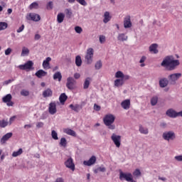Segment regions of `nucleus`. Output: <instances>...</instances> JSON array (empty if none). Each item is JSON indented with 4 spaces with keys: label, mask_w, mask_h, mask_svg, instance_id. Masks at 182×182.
I'll return each mask as SVG.
<instances>
[{
    "label": "nucleus",
    "mask_w": 182,
    "mask_h": 182,
    "mask_svg": "<svg viewBox=\"0 0 182 182\" xmlns=\"http://www.w3.org/2000/svg\"><path fill=\"white\" fill-rule=\"evenodd\" d=\"M180 65V60L174 59L173 55L166 56L161 63V66L165 68L166 70H176L177 66Z\"/></svg>",
    "instance_id": "f257e3e1"
},
{
    "label": "nucleus",
    "mask_w": 182,
    "mask_h": 182,
    "mask_svg": "<svg viewBox=\"0 0 182 182\" xmlns=\"http://www.w3.org/2000/svg\"><path fill=\"white\" fill-rule=\"evenodd\" d=\"M114 120H116V117L112 114H106L103 118L104 124L110 130H114L116 129V126L113 124Z\"/></svg>",
    "instance_id": "f03ea898"
},
{
    "label": "nucleus",
    "mask_w": 182,
    "mask_h": 182,
    "mask_svg": "<svg viewBox=\"0 0 182 182\" xmlns=\"http://www.w3.org/2000/svg\"><path fill=\"white\" fill-rule=\"evenodd\" d=\"M94 50L90 48L87 50L86 55L85 56V62L87 65H90L93 62Z\"/></svg>",
    "instance_id": "7ed1b4c3"
},
{
    "label": "nucleus",
    "mask_w": 182,
    "mask_h": 182,
    "mask_svg": "<svg viewBox=\"0 0 182 182\" xmlns=\"http://www.w3.org/2000/svg\"><path fill=\"white\" fill-rule=\"evenodd\" d=\"M18 69H20V70H26V72L33 70V69H35V68H33V62L32 60H28L24 65H18Z\"/></svg>",
    "instance_id": "20e7f679"
},
{
    "label": "nucleus",
    "mask_w": 182,
    "mask_h": 182,
    "mask_svg": "<svg viewBox=\"0 0 182 182\" xmlns=\"http://www.w3.org/2000/svg\"><path fill=\"white\" fill-rule=\"evenodd\" d=\"M182 75L180 73H173L168 76V79L171 83V85H176V82L181 77Z\"/></svg>",
    "instance_id": "39448f33"
},
{
    "label": "nucleus",
    "mask_w": 182,
    "mask_h": 182,
    "mask_svg": "<svg viewBox=\"0 0 182 182\" xmlns=\"http://www.w3.org/2000/svg\"><path fill=\"white\" fill-rule=\"evenodd\" d=\"M111 140H112L116 147L117 148L120 147L122 144V136L117 135L116 134H112L111 136Z\"/></svg>",
    "instance_id": "423d86ee"
},
{
    "label": "nucleus",
    "mask_w": 182,
    "mask_h": 182,
    "mask_svg": "<svg viewBox=\"0 0 182 182\" xmlns=\"http://www.w3.org/2000/svg\"><path fill=\"white\" fill-rule=\"evenodd\" d=\"M26 18L27 21H33V22H39L41 21V16L35 13H29Z\"/></svg>",
    "instance_id": "0eeeda50"
},
{
    "label": "nucleus",
    "mask_w": 182,
    "mask_h": 182,
    "mask_svg": "<svg viewBox=\"0 0 182 182\" xmlns=\"http://www.w3.org/2000/svg\"><path fill=\"white\" fill-rule=\"evenodd\" d=\"M75 85H76V80L73 79L72 77H69L67 79V83H66V87L69 90H73L75 89Z\"/></svg>",
    "instance_id": "6e6552de"
},
{
    "label": "nucleus",
    "mask_w": 182,
    "mask_h": 182,
    "mask_svg": "<svg viewBox=\"0 0 182 182\" xmlns=\"http://www.w3.org/2000/svg\"><path fill=\"white\" fill-rule=\"evenodd\" d=\"M67 168H70L72 171H75V163L73 162V159L68 158L64 163Z\"/></svg>",
    "instance_id": "1a4fd4ad"
},
{
    "label": "nucleus",
    "mask_w": 182,
    "mask_h": 182,
    "mask_svg": "<svg viewBox=\"0 0 182 182\" xmlns=\"http://www.w3.org/2000/svg\"><path fill=\"white\" fill-rule=\"evenodd\" d=\"M133 177V175L130 173H119V179L120 180H126V181H132V178Z\"/></svg>",
    "instance_id": "9d476101"
},
{
    "label": "nucleus",
    "mask_w": 182,
    "mask_h": 182,
    "mask_svg": "<svg viewBox=\"0 0 182 182\" xmlns=\"http://www.w3.org/2000/svg\"><path fill=\"white\" fill-rule=\"evenodd\" d=\"M2 101L4 103H6L7 106H14V102H12V95L11 94H8L3 97Z\"/></svg>",
    "instance_id": "9b49d317"
},
{
    "label": "nucleus",
    "mask_w": 182,
    "mask_h": 182,
    "mask_svg": "<svg viewBox=\"0 0 182 182\" xmlns=\"http://www.w3.org/2000/svg\"><path fill=\"white\" fill-rule=\"evenodd\" d=\"M163 138L164 140H174L176 139V134L173 132H164L163 134Z\"/></svg>",
    "instance_id": "f8f14e48"
},
{
    "label": "nucleus",
    "mask_w": 182,
    "mask_h": 182,
    "mask_svg": "<svg viewBox=\"0 0 182 182\" xmlns=\"http://www.w3.org/2000/svg\"><path fill=\"white\" fill-rule=\"evenodd\" d=\"M97 159L95 156H92L88 161H84L83 164L84 166H87L90 167V166H93V164H96Z\"/></svg>",
    "instance_id": "ddd939ff"
},
{
    "label": "nucleus",
    "mask_w": 182,
    "mask_h": 182,
    "mask_svg": "<svg viewBox=\"0 0 182 182\" xmlns=\"http://www.w3.org/2000/svg\"><path fill=\"white\" fill-rule=\"evenodd\" d=\"M166 116H168V117H171L172 119H174L176 117H178V112H176L173 109H169L166 111Z\"/></svg>",
    "instance_id": "4468645a"
},
{
    "label": "nucleus",
    "mask_w": 182,
    "mask_h": 182,
    "mask_svg": "<svg viewBox=\"0 0 182 182\" xmlns=\"http://www.w3.org/2000/svg\"><path fill=\"white\" fill-rule=\"evenodd\" d=\"M12 135H13L12 132H9L6 134L4 136H3L0 140L1 144H5V143H6V141H8V140H9L11 137H12Z\"/></svg>",
    "instance_id": "2eb2a0df"
},
{
    "label": "nucleus",
    "mask_w": 182,
    "mask_h": 182,
    "mask_svg": "<svg viewBox=\"0 0 182 182\" xmlns=\"http://www.w3.org/2000/svg\"><path fill=\"white\" fill-rule=\"evenodd\" d=\"M124 27L125 29H127L128 28H132V21L130 20V16H127L124 18Z\"/></svg>",
    "instance_id": "dca6fc26"
},
{
    "label": "nucleus",
    "mask_w": 182,
    "mask_h": 182,
    "mask_svg": "<svg viewBox=\"0 0 182 182\" xmlns=\"http://www.w3.org/2000/svg\"><path fill=\"white\" fill-rule=\"evenodd\" d=\"M48 111L50 114H55L57 112L56 109V103L51 102L49 104Z\"/></svg>",
    "instance_id": "f3484780"
},
{
    "label": "nucleus",
    "mask_w": 182,
    "mask_h": 182,
    "mask_svg": "<svg viewBox=\"0 0 182 182\" xmlns=\"http://www.w3.org/2000/svg\"><path fill=\"white\" fill-rule=\"evenodd\" d=\"M121 106L125 110H128V109H130V100H125L122 101L121 103Z\"/></svg>",
    "instance_id": "a211bd4d"
},
{
    "label": "nucleus",
    "mask_w": 182,
    "mask_h": 182,
    "mask_svg": "<svg viewBox=\"0 0 182 182\" xmlns=\"http://www.w3.org/2000/svg\"><path fill=\"white\" fill-rule=\"evenodd\" d=\"M158 46H159L156 43L151 44L149 46V51L154 54L159 53V50H157Z\"/></svg>",
    "instance_id": "6ab92c4d"
},
{
    "label": "nucleus",
    "mask_w": 182,
    "mask_h": 182,
    "mask_svg": "<svg viewBox=\"0 0 182 182\" xmlns=\"http://www.w3.org/2000/svg\"><path fill=\"white\" fill-rule=\"evenodd\" d=\"M53 95V92L50 88H48L47 90H44L43 92V97H50Z\"/></svg>",
    "instance_id": "aec40b11"
},
{
    "label": "nucleus",
    "mask_w": 182,
    "mask_h": 182,
    "mask_svg": "<svg viewBox=\"0 0 182 182\" xmlns=\"http://www.w3.org/2000/svg\"><path fill=\"white\" fill-rule=\"evenodd\" d=\"M48 75V73L43 70H39L36 73V76L41 79V77H43Z\"/></svg>",
    "instance_id": "412c9836"
},
{
    "label": "nucleus",
    "mask_w": 182,
    "mask_h": 182,
    "mask_svg": "<svg viewBox=\"0 0 182 182\" xmlns=\"http://www.w3.org/2000/svg\"><path fill=\"white\" fill-rule=\"evenodd\" d=\"M169 80L167 78H162L159 80L160 87H166L168 85Z\"/></svg>",
    "instance_id": "4be33fe9"
},
{
    "label": "nucleus",
    "mask_w": 182,
    "mask_h": 182,
    "mask_svg": "<svg viewBox=\"0 0 182 182\" xmlns=\"http://www.w3.org/2000/svg\"><path fill=\"white\" fill-rule=\"evenodd\" d=\"M63 132L65 133V134H68L69 136H73V137H76V132L73 129L67 128V129H64Z\"/></svg>",
    "instance_id": "5701e85b"
},
{
    "label": "nucleus",
    "mask_w": 182,
    "mask_h": 182,
    "mask_svg": "<svg viewBox=\"0 0 182 182\" xmlns=\"http://www.w3.org/2000/svg\"><path fill=\"white\" fill-rule=\"evenodd\" d=\"M128 38L129 37L124 33H119L117 36V39L119 42H124L127 41Z\"/></svg>",
    "instance_id": "b1692460"
},
{
    "label": "nucleus",
    "mask_w": 182,
    "mask_h": 182,
    "mask_svg": "<svg viewBox=\"0 0 182 182\" xmlns=\"http://www.w3.org/2000/svg\"><path fill=\"white\" fill-rule=\"evenodd\" d=\"M69 107L72 109V110H73L74 112H76L77 113L79 112V110H81L82 109V106L77 104L75 105H73V104H71L70 105Z\"/></svg>",
    "instance_id": "393cba45"
},
{
    "label": "nucleus",
    "mask_w": 182,
    "mask_h": 182,
    "mask_svg": "<svg viewBox=\"0 0 182 182\" xmlns=\"http://www.w3.org/2000/svg\"><path fill=\"white\" fill-rule=\"evenodd\" d=\"M52 60L50 57H48L43 62V68L44 69H49V62Z\"/></svg>",
    "instance_id": "a878e982"
},
{
    "label": "nucleus",
    "mask_w": 182,
    "mask_h": 182,
    "mask_svg": "<svg viewBox=\"0 0 182 182\" xmlns=\"http://www.w3.org/2000/svg\"><path fill=\"white\" fill-rule=\"evenodd\" d=\"M111 19L112 17L110 16V13H109V11H106L104 14V23H107V22H109Z\"/></svg>",
    "instance_id": "bb28decb"
},
{
    "label": "nucleus",
    "mask_w": 182,
    "mask_h": 182,
    "mask_svg": "<svg viewBox=\"0 0 182 182\" xmlns=\"http://www.w3.org/2000/svg\"><path fill=\"white\" fill-rule=\"evenodd\" d=\"M75 1H77V2L80 5H82V6H86V5H87V3L85 0H68V2H69V4H75Z\"/></svg>",
    "instance_id": "cd10ccee"
},
{
    "label": "nucleus",
    "mask_w": 182,
    "mask_h": 182,
    "mask_svg": "<svg viewBox=\"0 0 182 182\" xmlns=\"http://www.w3.org/2000/svg\"><path fill=\"white\" fill-rule=\"evenodd\" d=\"M65 21V14L63 13H60L57 16V22L58 23H62Z\"/></svg>",
    "instance_id": "c85d7f7f"
},
{
    "label": "nucleus",
    "mask_w": 182,
    "mask_h": 182,
    "mask_svg": "<svg viewBox=\"0 0 182 182\" xmlns=\"http://www.w3.org/2000/svg\"><path fill=\"white\" fill-rule=\"evenodd\" d=\"M59 100H60V103H65V102H66V100H68V95L65 93H62L60 95Z\"/></svg>",
    "instance_id": "c756f323"
},
{
    "label": "nucleus",
    "mask_w": 182,
    "mask_h": 182,
    "mask_svg": "<svg viewBox=\"0 0 182 182\" xmlns=\"http://www.w3.org/2000/svg\"><path fill=\"white\" fill-rule=\"evenodd\" d=\"M8 124H9L8 119L0 120V127H1V129L6 127V126H8Z\"/></svg>",
    "instance_id": "7c9ffc66"
},
{
    "label": "nucleus",
    "mask_w": 182,
    "mask_h": 182,
    "mask_svg": "<svg viewBox=\"0 0 182 182\" xmlns=\"http://www.w3.org/2000/svg\"><path fill=\"white\" fill-rule=\"evenodd\" d=\"M90 80H91L90 77H87L85 79L84 85H83L84 89H89V86H90Z\"/></svg>",
    "instance_id": "2f4dec72"
},
{
    "label": "nucleus",
    "mask_w": 182,
    "mask_h": 182,
    "mask_svg": "<svg viewBox=\"0 0 182 182\" xmlns=\"http://www.w3.org/2000/svg\"><path fill=\"white\" fill-rule=\"evenodd\" d=\"M124 82L123 81V79H117L114 80V86L117 87H119V86H123Z\"/></svg>",
    "instance_id": "473e14b6"
},
{
    "label": "nucleus",
    "mask_w": 182,
    "mask_h": 182,
    "mask_svg": "<svg viewBox=\"0 0 182 182\" xmlns=\"http://www.w3.org/2000/svg\"><path fill=\"white\" fill-rule=\"evenodd\" d=\"M53 79L54 80H56L57 79H58V82H60V80H62V74L60 73V72H57L53 75Z\"/></svg>",
    "instance_id": "72a5a7b5"
},
{
    "label": "nucleus",
    "mask_w": 182,
    "mask_h": 182,
    "mask_svg": "<svg viewBox=\"0 0 182 182\" xmlns=\"http://www.w3.org/2000/svg\"><path fill=\"white\" fill-rule=\"evenodd\" d=\"M75 65L76 66H82V58L80 55H77L75 57Z\"/></svg>",
    "instance_id": "f704fd0d"
},
{
    "label": "nucleus",
    "mask_w": 182,
    "mask_h": 182,
    "mask_svg": "<svg viewBox=\"0 0 182 182\" xmlns=\"http://www.w3.org/2000/svg\"><path fill=\"white\" fill-rule=\"evenodd\" d=\"M22 153H23V150H22V149L20 148L18 151H14L12 156L13 157H18V156H21Z\"/></svg>",
    "instance_id": "c9c22d12"
},
{
    "label": "nucleus",
    "mask_w": 182,
    "mask_h": 182,
    "mask_svg": "<svg viewBox=\"0 0 182 182\" xmlns=\"http://www.w3.org/2000/svg\"><path fill=\"white\" fill-rule=\"evenodd\" d=\"M29 55V49L23 47L21 52V56H28Z\"/></svg>",
    "instance_id": "e433bc0d"
},
{
    "label": "nucleus",
    "mask_w": 182,
    "mask_h": 182,
    "mask_svg": "<svg viewBox=\"0 0 182 182\" xmlns=\"http://www.w3.org/2000/svg\"><path fill=\"white\" fill-rule=\"evenodd\" d=\"M139 132L142 134H149V129L147 128H144L142 126L139 127Z\"/></svg>",
    "instance_id": "4c0bfd02"
},
{
    "label": "nucleus",
    "mask_w": 182,
    "mask_h": 182,
    "mask_svg": "<svg viewBox=\"0 0 182 182\" xmlns=\"http://www.w3.org/2000/svg\"><path fill=\"white\" fill-rule=\"evenodd\" d=\"M8 28V23L0 22V31H5Z\"/></svg>",
    "instance_id": "58836bf2"
},
{
    "label": "nucleus",
    "mask_w": 182,
    "mask_h": 182,
    "mask_svg": "<svg viewBox=\"0 0 182 182\" xmlns=\"http://www.w3.org/2000/svg\"><path fill=\"white\" fill-rule=\"evenodd\" d=\"M38 8H39V4L38 2H33L29 6V9H38Z\"/></svg>",
    "instance_id": "ea45409f"
},
{
    "label": "nucleus",
    "mask_w": 182,
    "mask_h": 182,
    "mask_svg": "<svg viewBox=\"0 0 182 182\" xmlns=\"http://www.w3.org/2000/svg\"><path fill=\"white\" fill-rule=\"evenodd\" d=\"M157 102H159V97H153L151 99V106H156V105H157Z\"/></svg>",
    "instance_id": "a19ab883"
},
{
    "label": "nucleus",
    "mask_w": 182,
    "mask_h": 182,
    "mask_svg": "<svg viewBox=\"0 0 182 182\" xmlns=\"http://www.w3.org/2000/svg\"><path fill=\"white\" fill-rule=\"evenodd\" d=\"M60 146H63V147H66V145L68 144V141H66V138H61L60 141Z\"/></svg>",
    "instance_id": "79ce46f5"
},
{
    "label": "nucleus",
    "mask_w": 182,
    "mask_h": 182,
    "mask_svg": "<svg viewBox=\"0 0 182 182\" xmlns=\"http://www.w3.org/2000/svg\"><path fill=\"white\" fill-rule=\"evenodd\" d=\"M51 136L54 140H59V138L58 137V133L56 132V131L53 130L51 132Z\"/></svg>",
    "instance_id": "37998d69"
},
{
    "label": "nucleus",
    "mask_w": 182,
    "mask_h": 182,
    "mask_svg": "<svg viewBox=\"0 0 182 182\" xmlns=\"http://www.w3.org/2000/svg\"><path fill=\"white\" fill-rule=\"evenodd\" d=\"M102 66H103V65L102 64V61H97L95 63V69H97V70H99V69L102 68Z\"/></svg>",
    "instance_id": "c03bdc74"
},
{
    "label": "nucleus",
    "mask_w": 182,
    "mask_h": 182,
    "mask_svg": "<svg viewBox=\"0 0 182 182\" xmlns=\"http://www.w3.org/2000/svg\"><path fill=\"white\" fill-rule=\"evenodd\" d=\"M124 75V74H123V73H122V71H117V72L116 73V74H115V77L122 79Z\"/></svg>",
    "instance_id": "a18cd8bd"
},
{
    "label": "nucleus",
    "mask_w": 182,
    "mask_h": 182,
    "mask_svg": "<svg viewBox=\"0 0 182 182\" xmlns=\"http://www.w3.org/2000/svg\"><path fill=\"white\" fill-rule=\"evenodd\" d=\"M65 13L68 18H70V16H72V10L67 9L65 10Z\"/></svg>",
    "instance_id": "49530a36"
},
{
    "label": "nucleus",
    "mask_w": 182,
    "mask_h": 182,
    "mask_svg": "<svg viewBox=\"0 0 182 182\" xmlns=\"http://www.w3.org/2000/svg\"><path fill=\"white\" fill-rule=\"evenodd\" d=\"M46 8L48 10L53 9V2L49 1L46 5Z\"/></svg>",
    "instance_id": "de8ad7c7"
},
{
    "label": "nucleus",
    "mask_w": 182,
    "mask_h": 182,
    "mask_svg": "<svg viewBox=\"0 0 182 182\" xmlns=\"http://www.w3.org/2000/svg\"><path fill=\"white\" fill-rule=\"evenodd\" d=\"M75 31L77 33H82L83 32V29L80 26H75Z\"/></svg>",
    "instance_id": "09e8293b"
},
{
    "label": "nucleus",
    "mask_w": 182,
    "mask_h": 182,
    "mask_svg": "<svg viewBox=\"0 0 182 182\" xmlns=\"http://www.w3.org/2000/svg\"><path fill=\"white\" fill-rule=\"evenodd\" d=\"M133 176H135L136 177H139V176H141V172L139 169H136L133 172Z\"/></svg>",
    "instance_id": "8fccbe9b"
},
{
    "label": "nucleus",
    "mask_w": 182,
    "mask_h": 182,
    "mask_svg": "<svg viewBox=\"0 0 182 182\" xmlns=\"http://www.w3.org/2000/svg\"><path fill=\"white\" fill-rule=\"evenodd\" d=\"M21 96H29V91L26 90H23L21 91Z\"/></svg>",
    "instance_id": "3c124183"
},
{
    "label": "nucleus",
    "mask_w": 182,
    "mask_h": 182,
    "mask_svg": "<svg viewBox=\"0 0 182 182\" xmlns=\"http://www.w3.org/2000/svg\"><path fill=\"white\" fill-rule=\"evenodd\" d=\"M43 126H45V124L43 122H42L36 123L37 129H41V128L43 127Z\"/></svg>",
    "instance_id": "603ef678"
},
{
    "label": "nucleus",
    "mask_w": 182,
    "mask_h": 182,
    "mask_svg": "<svg viewBox=\"0 0 182 182\" xmlns=\"http://www.w3.org/2000/svg\"><path fill=\"white\" fill-rule=\"evenodd\" d=\"M25 29V25H21V27L18 28V29H17L16 32L17 33H21V32H22L23 30Z\"/></svg>",
    "instance_id": "864d4df0"
},
{
    "label": "nucleus",
    "mask_w": 182,
    "mask_h": 182,
    "mask_svg": "<svg viewBox=\"0 0 182 182\" xmlns=\"http://www.w3.org/2000/svg\"><path fill=\"white\" fill-rule=\"evenodd\" d=\"M105 41H106V37L105 36H100V43H105Z\"/></svg>",
    "instance_id": "5fc2aeb1"
},
{
    "label": "nucleus",
    "mask_w": 182,
    "mask_h": 182,
    "mask_svg": "<svg viewBox=\"0 0 182 182\" xmlns=\"http://www.w3.org/2000/svg\"><path fill=\"white\" fill-rule=\"evenodd\" d=\"M11 52H12V48H9L5 50V55H11Z\"/></svg>",
    "instance_id": "6e6d98bb"
},
{
    "label": "nucleus",
    "mask_w": 182,
    "mask_h": 182,
    "mask_svg": "<svg viewBox=\"0 0 182 182\" xmlns=\"http://www.w3.org/2000/svg\"><path fill=\"white\" fill-rule=\"evenodd\" d=\"M99 171H101V173H105L106 171V168L105 166H100L98 167Z\"/></svg>",
    "instance_id": "4d7b16f0"
},
{
    "label": "nucleus",
    "mask_w": 182,
    "mask_h": 182,
    "mask_svg": "<svg viewBox=\"0 0 182 182\" xmlns=\"http://www.w3.org/2000/svg\"><path fill=\"white\" fill-rule=\"evenodd\" d=\"M175 160L177 161H182V155L175 156Z\"/></svg>",
    "instance_id": "13d9d810"
},
{
    "label": "nucleus",
    "mask_w": 182,
    "mask_h": 182,
    "mask_svg": "<svg viewBox=\"0 0 182 182\" xmlns=\"http://www.w3.org/2000/svg\"><path fill=\"white\" fill-rule=\"evenodd\" d=\"M94 109H95V110H96L97 112H99V111L100 110V106H99V105L95 104V105H94Z\"/></svg>",
    "instance_id": "bf43d9fd"
},
{
    "label": "nucleus",
    "mask_w": 182,
    "mask_h": 182,
    "mask_svg": "<svg viewBox=\"0 0 182 182\" xmlns=\"http://www.w3.org/2000/svg\"><path fill=\"white\" fill-rule=\"evenodd\" d=\"M16 117L14 116V117H11L9 119V124H12V122H15V119H16Z\"/></svg>",
    "instance_id": "052dcab7"
},
{
    "label": "nucleus",
    "mask_w": 182,
    "mask_h": 182,
    "mask_svg": "<svg viewBox=\"0 0 182 182\" xmlns=\"http://www.w3.org/2000/svg\"><path fill=\"white\" fill-rule=\"evenodd\" d=\"M122 80H129L130 79V76L129 75H124V76L122 77Z\"/></svg>",
    "instance_id": "680f3d73"
},
{
    "label": "nucleus",
    "mask_w": 182,
    "mask_h": 182,
    "mask_svg": "<svg viewBox=\"0 0 182 182\" xmlns=\"http://www.w3.org/2000/svg\"><path fill=\"white\" fill-rule=\"evenodd\" d=\"M14 80H14V79L8 80H6L4 82V83H5V85H9V83H12V82H14Z\"/></svg>",
    "instance_id": "e2e57ef3"
},
{
    "label": "nucleus",
    "mask_w": 182,
    "mask_h": 182,
    "mask_svg": "<svg viewBox=\"0 0 182 182\" xmlns=\"http://www.w3.org/2000/svg\"><path fill=\"white\" fill-rule=\"evenodd\" d=\"M145 61H146V56H142L139 63H144Z\"/></svg>",
    "instance_id": "0e129e2a"
},
{
    "label": "nucleus",
    "mask_w": 182,
    "mask_h": 182,
    "mask_svg": "<svg viewBox=\"0 0 182 182\" xmlns=\"http://www.w3.org/2000/svg\"><path fill=\"white\" fill-rule=\"evenodd\" d=\"M75 79H79L80 77V74L79 73H75L74 74Z\"/></svg>",
    "instance_id": "69168bd1"
},
{
    "label": "nucleus",
    "mask_w": 182,
    "mask_h": 182,
    "mask_svg": "<svg viewBox=\"0 0 182 182\" xmlns=\"http://www.w3.org/2000/svg\"><path fill=\"white\" fill-rule=\"evenodd\" d=\"M55 182H65L63 181V178H58L56 180H55Z\"/></svg>",
    "instance_id": "338daca9"
},
{
    "label": "nucleus",
    "mask_w": 182,
    "mask_h": 182,
    "mask_svg": "<svg viewBox=\"0 0 182 182\" xmlns=\"http://www.w3.org/2000/svg\"><path fill=\"white\" fill-rule=\"evenodd\" d=\"M35 39H36V41H38V40L41 39V35L36 34L35 35Z\"/></svg>",
    "instance_id": "774afa93"
}]
</instances>
